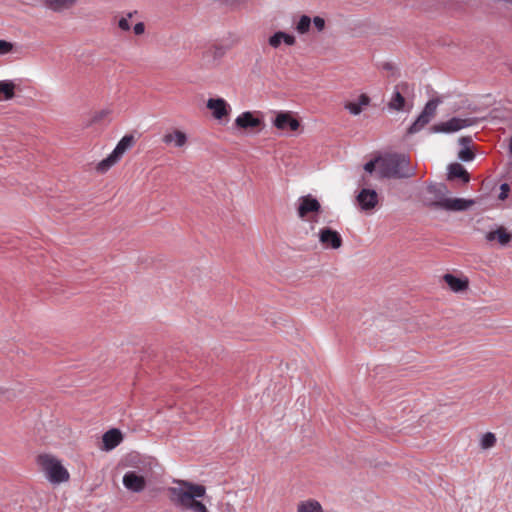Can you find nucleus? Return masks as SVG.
I'll return each mask as SVG.
<instances>
[{"label":"nucleus","instance_id":"obj_1","mask_svg":"<svg viewBox=\"0 0 512 512\" xmlns=\"http://www.w3.org/2000/svg\"><path fill=\"white\" fill-rule=\"evenodd\" d=\"M176 486L167 488L170 502L182 512H209L199 499L206 495V487L186 480L176 481Z\"/></svg>","mask_w":512,"mask_h":512},{"label":"nucleus","instance_id":"obj_2","mask_svg":"<svg viewBox=\"0 0 512 512\" xmlns=\"http://www.w3.org/2000/svg\"><path fill=\"white\" fill-rule=\"evenodd\" d=\"M380 178L406 179L415 175V168L410 165V158L403 153H388L380 156Z\"/></svg>","mask_w":512,"mask_h":512},{"label":"nucleus","instance_id":"obj_3","mask_svg":"<svg viewBox=\"0 0 512 512\" xmlns=\"http://www.w3.org/2000/svg\"><path fill=\"white\" fill-rule=\"evenodd\" d=\"M37 462L51 483L59 484L69 480L67 469L55 457L47 454L39 455Z\"/></svg>","mask_w":512,"mask_h":512},{"label":"nucleus","instance_id":"obj_4","mask_svg":"<svg viewBox=\"0 0 512 512\" xmlns=\"http://www.w3.org/2000/svg\"><path fill=\"white\" fill-rule=\"evenodd\" d=\"M151 473L152 469L150 464L138 467V471H128L123 476V485L131 492L140 493L145 489L147 478Z\"/></svg>","mask_w":512,"mask_h":512},{"label":"nucleus","instance_id":"obj_5","mask_svg":"<svg viewBox=\"0 0 512 512\" xmlns=\"http://www.w3.org/2000/svg\"><path fill=\"white\" fill-rule=\"evenodd\" d=\"M135 138L133 135H125L116 145L111 154L97 164L96 170L99 173L107 172L123 156V154L133 146Z\"/></svg>","mask_w":512,"mask_h":512},{"label":"nucleus","instance_id":"obj_6","mask_svg":"<svg viewBox=\"0 0 512 512\" xmlns=\"http://www.w3.org/2000/svg\"><path fill=\"white\" fill-rule=\"evenodd\" d=\"M427 195L423 198L426 207L443 209V203L447 201L448 187L444 183H431L426 188Z\"/></svg>","mask_w":512,"mask_h":512},{"label":"nucleus","instance_id":"obj_7","mask_svg":"<svg viewBox=\"0 0 512 512\" xmlns=\"http://www.w3.org/2000/svg\"><path fill=\"white\" fill-rule=\"evenodd\" d=\"M477 123L476 118H459L452 117L451 119L432 125L429 128L431 133H454L463 128L470 127Z\"/></svg>","mask_w":512,"mask_h":512},{"label":"nucleus","instance_id":"obj_8","mask_svg":"<svg viewBox=\"0 0 512 512\" xmlns=\"http://www.w3.org/2000/svg\"><path fill=\"white\" fill-rule=\"evenodd\" d=\"M321 211L320 202L311 194L301 196L298 199L297 214L300 219L305 220L311 214L313 221L316 222V218Z\"/></svg>","mask_w":512,"mask_h":512},{"label":"nucleus","instance_id":"obj_9","mask_svg":"<svg viewBox=\"0 0 512 512\" xmlns=\"http://www.w3.org/2000/svg\"><path fill=\"white\" fill-rule=\"evenodd\" d=\"M319 242L326 249H339L343 244L340 233L330 227H324L318 232Z\"/></svg>","mask_w":512,"mask_h":512},{"label":"nucleus","instance_id":"obj_10","mask_svg":"<svg viewBox=\"0 0 512 512\" xmlns=\"http://www.w3.org/2000/svg\"><path fill=\"white\" fill-rule=\"evenodd\" d=\"M273 125L282 131H296L300 123L289 111L278 112L273 120Z\"/></svg>","mask_w":512,"mask_h":512},{"label":"nucleus","instance_id":"obj_11","mask_svg":"<svg viewBox=\"0 0 512 512\" xmlns=\"http://www.w3.org/2000/svg\"><path fill=\"white\" fill-rule=\"evenodd\" d=\"M235 125L241 129H255L263 125V120L255 116L254 112L246 111L235 119Z\"/></svg>","mask_w":512,"mask_h":512},{"label":"nucleus","instance_id":"obj_12","mask_svg":"<svg viewBox=\"0 0 512 512\" xmlns=\"http://www.w3.org/2000/svg\"><path fill=\"white\" fill-rule=\"evenodd\" d=\"M357 202L361 209L372 210L378 204V194L373 189L363 188L357 196Z\"/></svg>","mask_w":512,"mask_h":512},{"label":"nucleus","instance_id":"obj_13","mask_svg":"<svg viewBox=\"0 0 512 512\" xmlns=\"http://www.w3.org/2000/svg\"><path fill=\"white\" fill-rule=\"evenodd\" d=\"M215 119L221 120L229 114L230 106L223 98H210L206 104Z\"/></svg>","mask_w":512,"mask_h":512},{"label":"nucleus","instance_id":"obj_14","mask_svg":"<svg viewBox=\"0 0 512 512\" xmlns=\"http://www.w3.org/2000/svg\"><path fill=\"white\" fill-rule=\"evenodd\" d=\"M123 439L122 433L119 429L112 428L105 432L102 436L103 446L101 447L104 451H110L117 447Z\"/></svg>","mask_w":512,"mask_h":512},{"label":"nucleus","instance_id":"obj_15","mask_svg":"<svg viewBox=\"0 0 512 512\" xmlns=\"http://www.w3.org/2000/svg\"><path fill=\"white\" fill-rule=\"evenodd\" d=\"M447 179L450 181L459 179L463 185H466L470 181V175L463 165L451 163L448 165Z\"/></svg>","mask_w":512,"mask_h":512},{"label":"nucleus","instance_id":"obj_16","mask_svg":"<svg viewBox=\"0 0 512 512\" xmlns=\"http://www.w3.org/2000/svg\"><path fill=\"white\" fill-rule=\"evenodd\" d=\"M475 204L472 199L447 198L443 203V210L447 211H466Z\"/></svg>","mask_w":512,"mask_h":512},{"label":"nucleus","instance_id":"obj_17","mask_svg":"<svg viewBox=\"0 0 512 512\" xmlns=\"http://www.w3.org/2000/svg\"><path fill=\"white\" fill-rule=\"evenodd\" d=\"M407 88H408V83L407 82H402V83H400V84H398L396 86V90L393 93V96H392L391 100L388 103V107L391 110L401 111V110L404 109L406 101H405V98L402 95L400 89L402 91H405Z\"/></svg>","mask_w":512,"mask_h":512},{"label":"nucleus","instance_id":"obj_18","mask_svg":"<svg viewBox=\"0 0 512 512\" xmlns=\"http://www.w3.org/2000/svg\"><path fill=\"white\" fill-rule=\"evenodd\" d=\"M187 140H188L187 135L183 131L178 130V129H175L171 133L165 134L162 138L163 143H165L167 145L174 144V146L177 148H180V147H183L184 145H186Z\"/></svg>","mask_w":512,"mask_h":512},{"label":"nucleus","instance_id":"obj_19","mask_svg":"<svg viewBox=\"0 0 512 512\" xmlns=\"http://www.w3.org/2000/svg\"><path fill=\"white\" fill-rule=\"evenodd\" d=\"M444 281L454 292H462L468 288L469 281L467 278H458L453 274L447 273L443 276Z\"/></svg>","mask_w":512,"mask_h":512},{"label":"nucleus","instance_id":"obj_20","mask_svg":"<svg viewBox=\"0 0 512 512\" xmlns=\"http://www.w3.org/2000/svg\"><path fill=\"white\" fill-rule=\"evenodd\" d=\"M370 97L367 94H361L357 102H346L344 108L347 109L352 115H359L363 107L368 106Z\"/></svg>","mask_w":512,"mask_h":512},{"label":"nucleus","instance_id":"obj_21","mask_svg":"<svg viewBox=\"0 0 512 512\" xmlns=\"http://www.w3.org/2000/svg\"><path fill=\"white\" fill-rule=\"evenodd\" d=\"M511 234L506 231L505 228L500 227L495 231H490L486 235L488 241L497 240L501 245H506L511 241Z\"/></svg>","mask_w":512,"mask_h":512},{"label":"nucleus","instance_id":"obj_22","mask_svg":"<svg viewBox=\"0 0 512 512\" xmlns=\"http://www.w3.org/2000/svg\"><path fill=\"white\" fill-rule=\"evenodd\" d=\"M76 2L77 0H45L46 6L55 12H60L65 9H69Z\"/></svg>","mask_w":512,"mask_h":512},{"label":"nucleus","instance_id":"obj_23","mask_svg":"<svg viewBox=\"0 0 512 512\" xmlns=\"http://www.w3.org/2000/svg\"><path fill=\"white\" fill-rule=\"evenodd\" d=\"M226 51L227 49L224 46L213 45L205 51L204 57L217 62L226 54Z\"/></svg>","mask_w":512,"mask_h":512},{"label":"nucleus","instance_id":"obj_24","mask_svg":"<svg viewBox=\"0 0 512 512\" xmlns=\"http://www.w3.org/2000/svg\"><path fill=\"white\" fill-rule=\"evenodd\" d=\"M297 512H323V509L318 501L307 500L298 504Z\"/></svg>","mask_w":512,"mask_h":512},{"label":"nucleus","instance_id":"obj_25","mask_svg":"<svg viewBox=\"0 0 512 512\" xmlns=\"http://www.w3.org/2000/svg\"><path fill=\"white\" fill-rule=\"evenodd\" d=\"M431 120L420 113L417 119L408 128V134H415L419 132L424 126H426Z\"/></svg>","mask_w":512,"mask_h":512},{"label":"nucleus","instance_id":"obj_26","mask_svg":"<svg viewBox=\"0 0 512 512\" xmlns=\"http://www.w3.org/2000/svg\"><path fill=\"white\" fill-rule=\"evenodd\" d=\"M439 103H440L439 98H433V99L429 100L426 103L421 114H423L424 116H426L427 118H429L431 120L436 114V110H437Z\"/></svg>","mask_w":512,"mask_h":512},{"label":"nucleus","instance_id":"obj_27","mask_svg":"<svg viewBox=\"0 0 512 512\" xmlns=\"http://www.w3.org/2000/svg\"><path fill=\"white\" fill-rule=\"evenodd\" d=\"M496 436L492 432H487L483 434L480 445L482 449H490L496 444Z\"/></svg>","mask_w":512,"mask_h":512},{"label":"nucleus","instance_id":"obj_28","mask_svg":"<svg viewBox=\"0 0 512 512\" xmlns=\"http://www.w3.org/2000/svg\"><path fill=\"white\" fill-rule=\"evenodd\" d=\"M311 25V19L310 17L303 15L300 17L296 29L299 33L304 34L309 31Z\"/></svg>","mask_w":512,"mask_h":512},{"label":"nucleus","instance_id":"obj_29","mask_svg":"<svg viewBox=\"0 0 512 512\" xmlns=\"http://www.w3.org/2000/svg\"><path fill=\"white\" fill-rule=\"evenodd\" d=\"M282 37H284L283 31H277L272 36L269 37L268 43L273 48H278L283 42Z\"/></svg>","mask_w":512,"mask_h":512},{"label":"nucleus","instance_id":"obj_30","mask_svg":"<svg viewBox=\"0 0 512 512\" xmlns=\"http://www.w3.org/2000/svg\"><path fill=\"white\" fill-rule=\"evenodd\" d=\"M474 157L475 154L469 147L461 149L458 153V158L464 162L472 161Z\"/></svg>","mask_w":512,"mask_h":512},{"label":"nucleus","instance_id":"obj_31","mask_svg":"<svg viewBox=\"0 0 512 512\" xmlns=\"http://www.w3.org/2000/svg\"><path fill=\"white\" fill-rule=\"evenodd\" d=\"M376 165H378V168L381 167V160H380V156L368 161L365 165H364V170L370 174H372L374 171H375V167Z\"/></svg>","mask_w":512,"mask_h":512},{"label":"nucleus","instance_id":"obj_32","mask_svg":"<svg viewBox=\"0 0 512 512\" xmlns=\"http://www.w3.org/2000/svg\"><path fill=\"white\" fill-rule=\"evenodd\" d=\"M512 190V184H511V181H508L506 183H503L501 184L500 186V193H499V199L500 200H505L508 195H509V192Z\"/></svg>","mask_w":512,"mask_h":512},{"label":"nucleus","instance_id":"obj_33","mask_svg":"<svg viewBox=\"0 0 512 512\" xmlns=\"http://www.w3.org/2000/svg\"><path fill=\"white\" fill-rule=\"evenodd\" d=\"M12 49H13L12 43L5 41V40H0V55L9 53Z\"/></svg>","mask_w":512,"mask_h":512},{"label":"nucleus","instance_id":"obj_34","mask_svg":"<svg viewBox=\"0 0 512 512\" xmlns=\"http://www.w3.org/2000/svg\"><path fill=\"white\" fill-rule=\"evenodd\" d=\"M110 113L109 110H101V111H98L95 113V115L93 116L91 122L92 123H97V122H100L102 119H104L108 114Z\"/></svg>","mask_w":512,"mask_h":512},{"label":"nucleus","instance_id":"obj_35","mask_svg":"<svg viewBox=\"0 0 512 512\" xmlns=\"http://www.w3.org/2000/svg\"><path fill=\"white\" fill-rule=\"evenodd\" d=\"M313 23L318 31H322L325 27V20L322 17H319V16L314 17Z\"/></svg>","mask_w":512,"mask_h":512},{"label":"nucleus","instance_id":"obj_36","mask_svg":"<svg viewBox=\"0 0 512 512\" xmlns=\"http://www.w3.org/2000/svg\"><path fill=\"white\" fill-rule=\"evenodd\" d=\"M282 40L288 46H292L296 42V39L293 35L285 33V32H284V37H282Z\"/></svg>","mask_w":512,"mask_h":512},{"label":"nucleus","instance_id":"obj_37","mask_svg":"<svg viewBox=\"0 0 512 512\" xmlns=\"http://www.w3.org/2000/svg\"><path fill=\"white\" fill-rule=\"evenodd\" d=\"M382 69L383 70H386V71H390L392 73V75H396L397 74V69L395 67V65L391 62H385L382 64Z\"/></svg>","mask_w":512,"mask_h":512},{"label":"nucleus","instance_id":"obj_38","mask_svg":"<svg viewBox=\"0 0 512 512\" xmlns=\"http://www.w3.org/2000/svg\"><path fill=\"white\" fill-rule=\"evenodd\" d=\"M118 26L121 30H124V31H129L130 30V24L128 22V19L127 18H121L119 21H118Z\"/></svg>","mask_w":512,"mask_h":512},{"label":"nucleus","instance_id":"obj_39","mask_svg":"<svg viewBox=\"0 0 512 512\" xmlns=\"http://www.w3.org/2000/svg\"><path fill=\"white\" fill-rule=\"evenodd\" d=\"M134 33L136 35H142L145 32V25L143 22H138L134 25Z\"/></svg>","mask_w":512,"mask_h":512},{"label":"nucleus","instance_id":"obj_40","mask_svg":"<svg viewBox=\"0 0 512 512\" xmlns=\"http://www.w3.org/2000/svg\"><path fill=\"white\" fill-rule=\"evenodd\" d=\"M458 142L460 145L466 148L469 147V145L472 143V138L470 136L460 137Z\"/></svg>","mask_w":512,"mask_h":512},{"label":"nucleus","instance_id":"obj_41","mask_svg":"<svg viewBox=\"0 0 512 512\" xmlns=\"http://www.w3.org/2000/svg\"><path fill=\"white\" fill-rule=\"evenodd\" d=\"M509 153L510 158H512V136L509 138Z\"/></svg>","mask_w":512,"mask_h":512},{"label":"nucleus","instance_id":"obj_42","mask_svg":"<svg viewBox=\"0 0 512 512\" xmlns=\"http://www.w3.org/2000/svg\"><path fill=\"white\" fill-rule=\"evenodd\" d=\"M135 13H136V11L135 12H129L127 14V18H132Z\"/></svg>","mask_w":512,"mask_h":512},{"label":"nucleus","instance_id":"obj_43","mask_svg":"<svg viewBox=\"0 0 512 512\" xmlns=\"http://www.w3.org/2000/svg\"><path fill=\"white\" fill-rule=\"evenodd\" d=\"M4 393V390L2 388H0V394H3Z\"/></svg>","mask_w":512,"mask_h":512}]
</instances>
